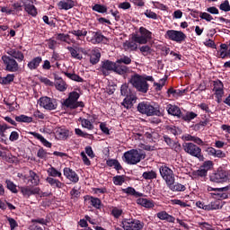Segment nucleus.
I'll use <instances>...</instances> for the list:
<instances>
[{
    "mask_svg": "<svg viewBox=\"0 0 230 230\" xmlns=\"http://www.w3.org/2000/svg\"><path fill=\"white\" fill-rule=\"evenodd\" d=\"M101 71L103 76H109L111 73H116V75H127L130 72V68L125 65H119L118 62H114L109 59L102 61Z\"/></svg>",
    "mask_w": 230,
    "mask_h": 230,
    "instance_id": "obj_1",
    "label": "nucleus"
},
{
    "mask_svg": "<svg viewBox=\"0 0 230 230\" xmlns=\"http://www.w3.org/2000/svg\"><path fill=\"white\" fill-rule=\"evenodd\" d=\"M79 98L80 93H78V92H71L68 94V98H66L61 103L64 111H66V109H70V111H75V109H78V107L84 109V107H85V104L84 103V102H78Z\"/></svg>",
    "mask_w": 230,
    "mask_h": 230,
    "instance_id": "obj_2",
    "label": "nucleus"
},
{
    "mask_svg": "<svg viewBox=\"0 0 230 230\" xmlns=\"http://www.w3.org/2000/svg\"><path fill=\"white\" fill-rule=\"evenodd\" d=\"M123 157L127 164H137V163H141L143 159H146V153L142 149H130L124 153Z\"/></svg>",
    "mask_w": 230,
    "mask_h": 230,
    "instance_id": "obj_3",
    "label": "nucleus"
},
{
    "mask_svg": "<svg viewBox=\"0 0 230 230\" xmlns=\"http://www.w3.org/2000/svg\"><path fill=\"white\" fill-rule=\"evenodd\" d=\"M129 83L138 93H142L143 94H146V93H148V89H150L148 82L145 81L143 75L139 74L131 75Z\"/></svg>",
    "mask_w": 230,
    "mask_h": 230,
    "instance_id": "obj_4",
    "label": "nucleus"
},
{
    "mask_svg": "<svg viewBox=\"0 0 230 230\" xmlns=\"http://www.w3.org/2000/svg\"><path fill=\"white\" fill-rule=\"evenodd\" d=\"M182 147L184 152L191 155V157H196L199 161H204V159H206L204 155H202V149L194 143L185 142L182 144Z\"/></svg>",
    "mask_w": 230,
    "mask_h": 230,
    "instance_id": "obj_5",
    "label": "nucleus"
},
{
    "mask_svg": "<svg viewBox=\"0 0 230 230\" xmlns=\"http://www.w3.org/2000/svg\"><path fill=\"white\" fill-rule=\"evenodd\" d=\"M137 111L140 114H146V116H159L161 114V111L148 102L138 103Z\"/></svg>",
    "mask_w": 230,
    "mask_h": 230,
    "instance_id": "obj_6",
    "label": "nucleus"
},
{
    "mask_svg": "<svg viewBox=\"0 0 230 230\" xmlns=\"http://www.w3.org/2000/svg\"><path fill=\"white\" fill-rule=\"evenodd\" d=\"M121 227L124 230H141L145 227V223L133 218H124L121 221Z\"/></svg>",
    "mask_w": 230,
    "mask_h": 230,
    "instance_id": "obj_7",
    "label": "nucleus"
},
{
    "mask_svg": "<svg viewBox=\"0 0 230 230\" xmlns=\"http://www.w3.org/2000/svg\"><path fill=\"white\" fill-rule=\"evenodd\" d=\"M165 39L168 40H172V42H177V44H182L186 41L188 36L181 31L168 30L164 35Z\"/></svg>",
    "mask_w": 230,
    "mask_h": 230,
    "instance_id": "obj_8",
    "label": "nucleus"
},
{
    "mask_svg": "<svg viewBox=\"0 0 230 230\" xmlns=\"http://www.w3.org/2000/svg\"><path fill=\"white\" fill-rule=\"evenodd\" d=\"M39 105L45 109V111H57L58 108V100L43 96L39 99Z\"/></svg>",
    "mask_w": 230,
    "mask_h": 230,
    "instance_id": "obj_9",
    "label": "nucleus"
},
{
    "mask_svg": "<svg viewBox=\"0 0 230 230\" xmlns=\"http://www.w3.org/2000/svg\"><path fill=\"white\" fill-rule=\"evenodd\" d=\"M140 36L135 34L132 36V40L137 42V44H148V40H152V31H148L145 27L139 28Z\"/></svg>",
    "mask_w": 230,
    "mask_h": 230,
    "instance_id": "obj_10",
    "label": "nucleus"
},
{
    "mask_svg": "<svg viewBox=\"0 0 230 230\" xmlns=\"http://www.w3.org/2000/svg\"><path fill=\"white\" fill-rule=\"evenodd\" d=\"M2 61L5 67V71L9 73H17L19 71V63L13 58L10 56H2Z\"/></svg>",
    "mask_w": 230,
    "mask_h": 230,
    "instance_id": "obj_11",
    "label": "nucleus"
},
{
    "mask_svg": "<svg viewBox=\"0 0 230 230\" xmlns=\"http://www.w3.org/2000/svg\"><path fill=\"white\" fill-rule=\"evenodd\" d=\"M159 173L165 181L166 185H168L172 181H175V173L172 168L168 167L166 164H164L159 167Z\"/></svg>",
    "mask_w": 230,
    "mask_h": 230,
    "instance_id": "obj_12",
    "label": "nucleus"
},
{
    "mask_svg": "<svg viewBox=\"0 0 230 230\" xmlns=\"http://www.w3.org/2000/svg\"><path fill=\"white\" fill-rule=\"evenodd\" d=\"M210 181L212 182H227L229 181V172L222 168H218L215 173L210 175Z\"/></svg>",
    "mask_w": 230,
    "mask_h": 230,
    "instance_id": "obj_13",
    "label": "nucleus"
},
{
    "mask_svg": "<svg viewBox=\"0 0 230 230\" xmlns=\"http://www.w3.org/2000/svg\"><path fill=\"white\" fill-rule=\"evenodd\" d=\"M20 191L24 199H30L31 195H40V189L39 187H31L29 185L20 187Z\"/></svg>",
    "mask_w": 230,
    "mask_h": 230,
    "instance_id": "obj_14",
    "label": "nucleus"
},
{
    "mask_svg": "<svg viewBox=\"0 0 230 230\" xmlns=\"http://www.w3.org/2000/svg\"><path fill=\"white\" fill-rule=\"evenodd\" d=\"M203 149L204 152H206L208 155L211 157H217V159H224L225 157H226V153L220 149H216L212 146H205L203 147Z\"/></svg>",
    "mask_w": 230,
    "mask_h": 230,
    "instance_id": "obj_15",
    "label": "nucleus"
},
{
    "mask_svg": "<svg viewBox=\"0 0 230 230\" xmlns=\"http://www.w3.org/2000/svg\"><path fill=\"white\" fill-rule=\"evenodd\" d=\"M63 174L65 177L68 179L71 182H74V184H76L78 181H80V177L76 173V172L73 171V169L69 167H65L63 170Z\"/></svg>",
    "mask_w": 230,
    "mask_h": 230,
    "instance_id": "obj_16",
    "label": "nucleus"
},
{
    "mask_svg": "<svg viewBox=\"0 0 230 230\" xmlns=\"http://www.w3.org/2000/svg\"><path fill=\"white\" fill-rule=\"evenodd\" d=\"M166 111L170 116H174V118H178L179 119L182 117L181 108L175 104H167Z\"/></svg>",
    "mask_w": 230,
    "mask_h": 230,
    "instance_id": "obj_17",
    "label": "nucleus"
},
{
    "mask_svg": "<svg viewBox=\"0 0 230 230\" xmlns=\"http://www.w3.org/2000/svg\"><path fill=\"white\" fill-rule=\"evenodd\" d=\"M7 55H9L11 58L17 60V62H23L24 60V53L17 49H9L7 50Z\"/></svg>",
    "mask_w": 230,
    "mask_h": 230,
    "instance_id": "obj_18",
    "label": "nucleus"
},
{
    "mask_svg": "<svg viewBox=\"0 0 230 230\" xmlns=\"http://www.w3.org/2000/svg\"><path fill=\"white\" fill-rule=\"evenodd\" d=\"M77 2L75 0H60L58 3V7L59 10H71V8H75L76 6Z\"/></svg>",
    "mask_w": 230,
    "mask_h": 230,
    "instance_id": "obj_19",
    "label": "nucleus"
},
{
    "mask_svg": "<svg viewBox=\"0 0 230 230\" xmlns=\"http://www.w3.org/2000/svg\"><path fill=\"white\" fill-rule=\"evenodd\" d=\"M28 184H31L33 187L39 186V184H40V176H39V174L33 170L29 171Z\"/></svg>",
    "mask_w": 230,
    "mask_h": 230,
    "instance_id": "obj_20",
    "label": "nucleus"
},
{
    "mask_svg": "<svg viewBox=\"0 0 230 230\" xmlns=\"http://www.w3.org/2000/svg\"><path fill=\"white\" fill-rule=\"evenodd\" d=\"M21 3L23 4L24 10L29 15H31V17L38 15L37 7L31 4H26L28 0H21Z\"/></svg>",
    "mask_w": 230,
    "mask_h": 230,
    "instance_id": "obj_21",
    "label": "nucleus"
},
{
    "mask_svg": "<svg viewBox=\"0 0 230 230\" xmlns=\"http://www.w3.org/2000/svg\"><path fill=\"white\" fill-rule=\"evenodd\" d=\"M188 93V89H174L173 87H170L167 90L168 96H172V98H181V96H184Z\"/></svg>",
    "mask_w": 230,
    "mask_h": 230,
    "instance_id": "obj_22",
    "label": "nucleus"
},
{
    "mask_svg": "<svg viewBox=\"0 0 230 230\" xmlns=\"http://www.w3.org/2000/svg\"><path fill=\"white\" fill-rule=\"evenodd\" d=\"M42 64V57L38 56L33 58L28 64L27 67L30 69V71H35L36 69H39V66Z\"/></svg>",
    "mask_w": 230,
    "mask_h": 230,
    "instance_id": "obj_23",
    "label": "nucleus"
},
{
    "mask_svg": "<svg viewBox=\"0 0 230 230\" xmlns=\"http://www.w3.org/2000/svg\"><path fill=\"white\" fill-rule=\"evenodd\" d=\"M69 33L71 35H74V37L76 38V40H84L85 37H87V29H78V30H72L69 31Z\"/></svg>",
    "mask_w": 230,
    "mask_h": 230,
    "instance_id": "obj_24",
    "label": "nucleus"
},
{
    "mask_svg": "<svg viewBox=\"0 0 230 230\" xmlns=\"http://www.w3.org/2000/svg\"><path fill=\"white\" fill-rule=\"evenodd\" d=\"M167 188H169L171 191L174 192L186 191V186L179 182H175V180H172V181L167 183Z\"/></svg>",
    "mask_w": 230,
    "mask_h": 230,
    "instance_id": "obj_25",
    "label": "nucleus"
},
{
    "mask_svg": "<svg viewBox=\"0 0 230 230\" xmlns=\"http://www.w3.org/2000/svg\"><path fill=\"white\" fill-rule=\"evenodd\" d=\"M222 208H224V203L220 199H215L207 204L205 209L206 211H215L217 209H222Z\"/></svg>",
    "mask_w": 230,
    "mask_h": 230,
    "instance_id": "obj_26",
    "label": "nucleus"
},
{
    "mask_svg": "<svg viewBox=\"0 0 230 230\" xmlns=\"http://www.w3.org/2000/svg\"><path fill=\"white\" fill-rule=\"evenodd\" d=\"M29 134H30V136H33V137H35V139H38L39 141H40V143H42L43 146H46L47 148H51V146H53L51 144V142H49L46 138H44L43 136L40 135V133L30 131Z\"/></svg>",
    "mask_w": 230,
    "mask_h": 230,
    "instance_id": "obj_27",
    "label": "nucleus"
},
{
    "mask_svg": "<svg viewBox=\"0 0 230 230\" xmlns=\"http://www.w3.org/2000/svg\"><path fill=\"white\" fill-rule=\"evenodd\" d=\"M157 218H159V220H165L166 222H169L170 224H173L175 223V217L170 214H168V212L163 210L160 211L156 214Z\"/></svg>",
    "mask_w": 230,
    "mask_h": 230,
    "instance_id": "obj_28",
    "label": "nucleus"
},
{
    "mask_svg": "<svg viewBox=\"0 0 230 230\" xmlns=\"http://www.w3.org/2000/svg\"><path fill=\"white\" fill-rule=\"evenodd\" d=\"M46 182H48V184H49L51 188H58V190H61L62 188H64V186H66L64 182L49 176L46 178Z\"/></svg>",
    "mask_w": 230,
    "mask_h": 230,
    "instance_id": "obj_29",
    "label": "nucleus"
},
{
    "mask_svg": "<svg viewBox=\"0 0 230 230\" xmlns=\"http://www.w3.org/2000/svg\"><path fill=\"white\" fill-rule=\"evenodd\" d=\"M84 200H89L91 206L95 209H102V199L99 198H94L93 196L86 195L84 196Z\"/></svg>",
    "mask_w": 230,
    "mask_h": 230,
    "instance_id": "obj_30",
    "label": "nucleus"
},
{
    "mask_svg": "<svg viewBox=\"0 0 230 230\" xmlns=\"http://www.w3.org/2000/svg\"><path fill=\"white\" fill-rule=\"evenodd\" d=\"M55 136L58 139L66 140L67 137H69V129L66 128H58L56 130Z\"/></svg>",
    "mask_w": 230,
    "mask_h": 230,
    "instance_id": "obj_31",
    "label": "nucleus"
},
{
    "mask_svg": "<svg viewBox=\"0 0 230 230\" xmlns=\"http://www.w3.org/2000/svg\"><path fill=\"white\" fill-rule=\"evenodd\" d=\"M20 12H22V4L16 2L11 5L8 15H19Z\"/></svg>",
    "mask_w": 230,
    "mask_h": 230,
    "instance_id": "obj_32",
    "label": "nucleus"
},
{
    "mask_svg": "<svg viewBox=\"0 0 230 230\" xmlns=\"http://www.w3.org/2000/svg\"><path fill=\"white\" fill-rule=\"evenodd\" d=\"M106 164L110 168H114L119 173V170H123V166H121V164H119V161H118V159L110 158L106 161Z\"/></svg>",
    "mask_w": 230,
    "mask_h": 230,
    "instance_id": "obj_33",
    "label": "nucleus"
},
{
    "mask_svg": "<svg viewBox=\"0 0 230 230\" xmlns=\"http://www.w3.org/2000/svg\"><path fill=\"white\" fill-rule=\"evenodd\" d=\"M106 39L103 34H102V31H93L92 37L93 44H100L103 42V40Z\"/></svg>",
    "mask_w": 230,
    "mask_h": 230,
    "instance_id": "obj_34",
    "label": "nucleus"
},
{
    "mask_svg": "<svg viewBox=\"0 0 230 230\" xmlns=\"http://www.w3.org/2000/svg\"><path fill=\"white\" fill-rule=\"evenodd\" d=\"M137 204H138L139 206H143V208H154V201L150 200V199H146L145 198H139L137 199Z\"/></svg>",
    "mask_w": 230,
    "mask_h": 230,
    "instance_id": "obj_35",
    "label": "nucleus"
},
{
    "mask_svg": "<svg viewBox=\"0 0 230 230\" xmlns=\"http://www.w3.org/2000/svg\"><path fill=\"white\" fill-rule=\"evenodd\" d=\"M48 175L49 177H58L59 179H61V181H63L64 177H62V172H60L58 170H57V168L50 166V168H49L47 170Z\"/></svg>",
    "mask_w": 230,
    "mask_h": 230,
    "instance_id": "obj_36",
    "label": "nucleus"
},
{
    "mask_svg": "<svg viewBox=\"0 0 230 230\" xmlns=\"http://www.w3.org/2000/svg\"><path fill=\"white\" fill-rule=\"evenodd\" d=\"M100 58H102V53L100 51L93 50L92 55L90 56V63L93 66H96L98 62H100Z\"/></svg>",
    "mask_w": 230,
    "mask_h": 230,
    "instance_id": "obj_37",
    "label": "nucleus"
},
{
    "mask_svg": "<svg viewBox=\"0 0 230 230\" xmlns=\"http://www.w3.org/2000/svg\"><path fill=\"white\" fill-rule=\"evenodd\" d=\"M213 91H215V94H224V83L220 80L215 81Z\"/></svg>",
    "mask_w": 230,
    "mask_h": 230,
    "instance_id": "obj_38",
    "label": "nucleus"
},
{
    "mask_svg": "<svg viewBox=\"0 0 230 230\" xmlns=\"http://www.w3.org/2000/svg\"><path fill=\"white\" fill-rule=\"evenodd\" d=\"M13 80H15V75L8 74L4 77H0V84L2 85H8V84H12V82H13Z\"/></svg>",
    "mask_w": 230,
    "mask_h": 230,
    "instance_id": "obj_39",
    "label": "nucleus"
},
{
    "mask_svg": "<svg viewBox=\"0 0 230 230\" xmlns=\"http://www.w3.org/2000/svg\"><path fill=\"white\" fill-rule=\"evenodd\" d=\"M123 48L127 50L130 49V51H137V42L132 40L131 41H126L123 43Z\"/></svg>",
    "mask_w": 230,
    "mask_h": 230,
    "instance_id": "obj_40",
    "label": "nucleus"
},
{
    "mask_svg": "<svg viewBox=\"0 0 230 230\" xmlns=\"http://www.w3.org/2000/svg\"><path fill=\"white\" fill-rule=\"evenodd\" d=\"M15 121L18 123H31L33 121V118L22 114L15 117Z\"/></svg>",
    "mask_w": 230,
    "mask_h": 230,
    "instance_id": "obj_41",
    "label": "nucleus"
},
{
    "mask_svg": "<svg viewBox=\"0 0 230 230\" xmlns=\"http://www.w3.org/2000/svg\"><path fill=\"white\" fill-rule=\"evenodd\" d=\"M66 49L69 51L72 58H75L76 60H82L84 57L80 53H78V50H76V48L73 47H67Z\"/></svg>",
    "mask_w": 230,
    "mask_h": 230,
    "instance_id": "obj_42",
    "label": "nucleus"
},
{
    "mask_svg": "<svg viewBox=\"0 0 230 230\" xmlns=\"http://www.w3.org/2000/svg\"><path fill=\"white\" fill-rule=\"evenodd\" d=\"M142 177L146 181H153V179H157V172L155 171L144 172Z\"/></svg>",
    "mask_w": 230,
    "mask_h": 230,
    "instance_id": "obj_43",
    "label": "nucleus"
},
{
    "mask_svg": "<svg viewBox=\"0 0 230 230\" xmlns=\"http://www.w3.org/2000/svg\"><path fill=\"white\" fill-rule=\"evenodd\" d=\"M166 130L170 132V134H172L173 136H180V134H182V129L173 125L167 126Z\"/></svg>",
    "mask_w": 230,
    "mask_h": 230,
    "instance_id": "obj_44",
    "label": "nucleus"
},
{
    "mask_svg": "<svg viewBox=\"0 0 230 230\" xmlns=\"http://www.w3.org/2000/svg\"><path fill=\"white\" fill-rule=\"evenodd\" d=\"M49 155H51V153H48L44 147H40L37 152V157L43 159V161H48Z\"/></svg>",
    "mask_w": 230,
    "mask_h": 230,
    "instance_id": "obj_45",
    "label": "nucleus"
},
{
    "mask_svg": "<svg viewBox=\"0 0 230 230\" xmlns=\"http://www.w3.org/2000/svg\"><path fill=\"white\" fill-rule=\"evenodd\" d=\"M92 10L97 12L98 13H107V6L100 4H95Z\"/></svg>",
    "mask_w": 230,
    "mask_h": 230,
    "instance_id": "obj_46",
    "label": "nucleus"
},
{
    "mask_svg": "<svg viewBox=\"0 0 230 230\" xmlns=\"http://www.w3.org/2000/svg\"><path fill=\"white\" fill-rule=\"evenodd\" d=\"M197 113L193 111H188L186 114L181 113V119H183V121H191V119H195L197 118Z\"/></svg>",
    "mask_w": 230,
    "mask_h": 230,
    "instance_id": "obj_47",
    "label": "nucleus"
},
{
    "mask_svg": "<svg viewBox=\"0 0 230 230\" xmlns=\"http://www.w3.org/2000/svg\"><path fill=\"white\" fill-rule=\"evenodd\" d=\"M79 120L81 121L82 127L84 128H87L88 130H93L94 128V126L93 125L91 120L82 118H80Z\"/></svg>",
    "mask_w": 230,
    "mask_h": 230,
    "instance_id": "obj_48",
    "label": "nucleus"
},
{
    "mask_svg": "<svg viewBox=\"0 0 230 230\" xmlns=\"http://www.w3.org/2000/svg\"><path fill=\"white\" fill-rule=\"evenodd\" d=\"M64 75H66L67 78L70 80H73L74 82H84V78H82L80 75L76 74H71L68 72H64Z\"/></svg>",
    "mask_w": 230,
    "mask_h": 230,
    "instance_id": "obj_49",
    "label": "nucleus"
},
{
    "mask_svg": "<svg viewBox=\"0 0 230 230\" xmlns=\"http://www.w3.org/2000/svg\"><path fill=\"white\" fill-rule=\"evenodd\" d=\"M116 61L119 66H121V64H125L126 66L132 64V59L128 58V56H122L120 58L117 59Z\"/></svg>",
    "mask_w": 230,
    "mask_h": 230,
    "instance_id": "obj_50",
    "label": "nucleus"
},
{
    "mask_svg": "<svg viewBox=\"0 0 230 230\" xmlns=\"http://www.w3.org/2000/svg\"><path fill=\"white\" fill-rule=\"evenodd\" d=\"M75 133L76 134V136H79V137H85L87 139H93L94 137V136L89 133L83 132V130L80 128H75Z\"/></svg>",
    "mask_w": 230,
    "mask_h": 230,
    "instance_id": "obj_51",
    "label": "nucleus"
},
{
    "mask_svg": "<svg viewBox=\"0 0 230 230\" xmlns=\"http://www.w3.org/2000/svg\"><path fill=\"white\" fill-rule=\"evenodd\" d=\"M87 222H89L90 224H94L93 223V221H91V217L86 215L84 216V219L79 220L78 225L80 226V227H88L89 224Z\"/></svg>",
    "mask_w": 230,
    "mask_h": 230,
    "instance_id": "obj_52",
    "label": "nucleus"
},
{
    "mask_svg": "<svg viewBox=\"0 0 230 230\" xmlns=\"http://www.w3.org/2000/svg\"><path fill=\"white\" fill-rule=\"evenodd\" d=\"M5 184H6L7 190L12 191V193H18L17 185H15V183H13V181H12L10 180H6Z\"/></svg>",
    "mask_w": 230,
    "mask_h": 230,
    "instance_id": "obj_53",
    "label": "nucleus"
},
{
    "mask_svg": "<svg viewBox=\"0 0 230 230\" xmlns=\"http://www.w3.org/2000/svg\"><path fill=\"white\" fill-rule=\"evenodd\" d=\"M139 51L142 53L143 57H148L152 54V48L148 45H145L139 48Z\"/></svg>",
    "mask_w": 230,
    "mask_h": 230,
    "instance_id": "obj_54",
    "label": "nucleus"
},
{
    "mask_svg": "<svg viewBox=\"0 0 230 230\" xmlns=\"http://www.w3.org/2000/svg\"><path fill=\"white\" fill-rule=\"evenodd\" d=\"M123 182H125L124 175H117L113 177V184H115V186H122Z\"/></svg>",
    "mask_w": 230,
    "mask_h": 230,
    "instance_id": "obj_55",
    "label": "nucleus"
},
{
    "mask_svg": "<svg viewBox=\"0 0 230 230\" xmlns=\"http://www.w3.org/2000/svg\"><path fill=\"white\" fill-rule=\"evenodd\" d=\"M46 43H47V48H49V49H52L53 51H55V49H57L58 42L53 38L46 40Z\"/></svg>",
    "mask_w": 230,
    "mask_h": 230,
    "instance_id": "obj_56",
    "label": "nucleus"
},
{
    "mask_svg": "<svg viewBox=\"0 0 230 230\" xmlns=\"http://www.w3.org/2000/svg\"><path fill=\"white\" fill-rule=\"evenodd\" d=\"M56 89L58 91H60L61 93H64L66 89H67V84H66V82L64 80L56 82Z\"/></svg>",
    "mask_w": 230,
    "mask_h": 230,
    "instance_id": "obj_57",
    "label": "nucleus"
},
{
    "mask_svg": "<svg viewBox=\"0 0 230 230\" xmlns=\"http://www.w3.org/2000/svg\"><path fill=\"white\" fill-rule=\"evenodd\" d=\"M144 15H146L147 19H153L154 21H157V13H155L150 9L146 10V12L144 13Z\"/></svg>",
    "mask_w": 230,
    "mask_h": 230,
    "instance_id": "obj_58",
    "label": "nucleus"
},
{
    "mask_svg": "<svg viewBox=\"0 0 230 230\" xmlns=\"http://www.w3.org/2000/svg\"><path fill=\"white\" fill-rule=\"evenodd\" d=\"M111 215L114 218H119L121 215H123V209L118 208V207H114L111 210Z\"/></svg>",
    "mask_w": 230,
    "mask_h": 230,
    "instance_id": "obj_59",
    "label": "nucleus"
},
{
    "mask_svg": "<svg viewBox=\"0 0 230 230\" xmlns=\"http://www.w3.org/2000/svg\"><path fill=\"white\" fill-rule=\"evenodd\" d=\"M219 10L222 12H230L229 0H225L223 3H221L219 5Z\"/></svg>",
    "mask_w": 230,
    "mask_h": 230,
    "instance_id": "obj_60",
    "label": "nucleus"
},
{
    "mask_svg": "<svg viewBox=\"0 0 230 230\" xmlns=\"http://www.w3.org/2000/svg\"><path fill=\"white\" fill-rule=\"evenodd\" d=\"M213 166H214L213 161L208 160L203 163V164L201 165V168L203 170H206V172H209V170H211V168H213Z\"/></svg>",
    "mask_w": 230,
    "mask_h": 230,
    "instance_id": "obj_61",
    "label": "nucleus"
},
{
    "mask_svg": "<svg viewBox=\"0 0 230 230\" xmlns=\"http://www.w3.org/2000/svg\"><path fill=\"white\" fill-rule=\"evenodd\" d=\"M198 226L202 230H211L213 227V226L208 222H199Z\"/></svg>",
    "mask_w": 230,
    "mask_h": 230,
    "instance_id": "obj_62",
    "label": "nucleus"
},
{
    "mask_svg": "<svg viewBox=\"0 0 230 230\" xmlns=\"http://www.w3.org/2000/svg\"><path fill=\"white\" fill-rule=\"evenodd\" d=\"M60 60H62V57L60 56V54L54 51L50 58L51 64H55V62H60Z\"/></svg>",
    "mask_w": 230,
    "mask_h": 230,
    "instance_id": "obj_63",
    "label": "nucleus"
},
{
    "mask_svg": "<svg viewBox=\"0 0 230 230\" xmlns=\"http://www.w3.org/2000/svg\"><path fill=\"white\" fill-rule=\"evenodd\" d=\"M7 222H9V226L11 227V230H14L15 227H19V224L13 217H7Z\"/></svg>",
    "mask_w": 230,
    "mask_h": 230,
    "instance_id": "obj_64",
    "label": "nucleus"
}]
</instances>
